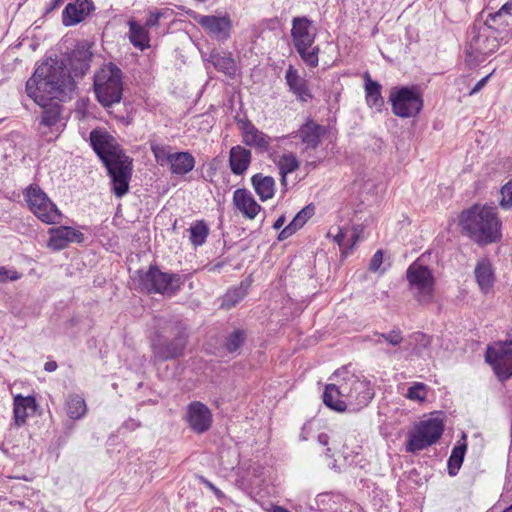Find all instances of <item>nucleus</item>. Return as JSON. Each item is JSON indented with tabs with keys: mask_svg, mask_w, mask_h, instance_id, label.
Instances as JSON below:
<instances>
[{
	"mask_svg": "<svg viewBox=\"0 0 512 512\" xmlns=\"http://www.w3.org/2000/svg\"><path fill=\"white\" fill-rule=\"evenodd\" d=\"M291 38L293 46L300 58L309 67L318 66V45H315L316 29L307 17H294L292 19Z\"/></svg>",
	"mask_w": 512,
	"mask_h": 512,
	"instance_id": "obj_5",
	"label": "nucleus"
},
{
	"mask_svg": "<svg viewBox=\"0 0 512 512\" xmlns=\"http://www.w3.org/2000/svg\"><path fill=\"white\" fill-rule=\"evenodd\" d=\"M36 408L37 404L33 396L16 395L13 402L14 425L16 427L23 426L27 417L35 413Z\"/></svg>",
	"mask_w": 512,
	"mask_h": 512,
	"instance_id": "obj_22",
	"label": "nucleus"
},
{
	"mask_svg": "<svg viewBox=\"0 0 512 512\" xmlns=\"http://www.w3.org/2000/svg\"><path fill=\"white\" fill-rule=\"evenodd\" d=\"M170 171L175 175H185L195 167V158L189 152H176L170 156Z\"/></svg>",
	"mask_w": 512,
	"mask_h": 512,
	"instance_id": "obj_30",
	"label": "nucleus"
},
{
	"mask_svg": "<svg viewBox=\"0 0 512 512\" xmlns=\"http://www.w3.org/2000/svg\"><path fill=\"white\" fill-rule=\"evenodd\" d=\"M275 163L281 175V185L287 186V175L294 172L299 167V162L295 154L288 152L280 155Z\"/></svg>",
	"mask_w": 512,
	"mask_h": 512,
	"instance_id": "obj_33",
	"label": "nucleus"
},
{
	"mask_svg": "<svg viewBox=\"0 0 512 512\" xmlns=\"http://www.w3.org/2000/svg\"><path fill=\"white\" fill-rule=\"evenodd\" d=\"M190 241L194 247L202 246L208 237L209 228L204 221H197L191 225L190 229Z\"/></svg>",
	"mask_w": 512,
	"mask_h": 512,
	"instance_id": "obj_37",
	"label": "nucleus"
},
{
	"mask_svg": "<svg viewBox=\"0 0 512 512\" xmlns=\"http://www.w3.org/2000/svg\"><path fill=\"white\" fill-rule=\"evenodd\" d=\"M285 80L289 90L302 102H307L312 98L307 81L302 78L293 65H289L285 73Z\"/></svg>",
	"mask_w": 512,
	"mask_h": 512,
	"instance_id": "obj_23",
	"label": "nucleus"
},
{
	"mask_svg": "<svg viewBox=\"0 0 512 512\" xmlns=\"http://www.w3.org/2000/svg\"><path fill=\"white\" fill-rule=\"evenodd\" d=\"M360 232L361 229L359 226H355L351 233H348V230L345 228H337V233L333 240L339 245L342 256L347 257L351 253L353 247L359 240Z\"/></svg>",
	"mask_w": 512,
	"mask_h": 512,
	"instance_id": "obj_27",
	"label": "nucleus"
},
{
	"mask_svg": "<svg viewBox=\"0 0 512 512\" xmlns=\"http://www.w3.org/2000/svg\"><path fill=\"white\" fill-rule=\"evenodd\" d=\"M20 278L16 270L0 267V282L15 281Z\"/></svg>",
	"mask_w": 512,
	"mask_h": 512,
	"instance_id": "obj_45",
	"label": "nucleus"
},
{
	"mask_svg": "<svg viewBox=\"0 0 512 512\" xmlns=\"http://www.w3.org/2000/svg\"><path fill=\"white\" fill-rule=\"evenodd\" d=\"M165 332L173 334V338L168 339L162 333H157L151 341L153 357L161 361L181 357L187 345L185 329L179 323L169 322Z\"/></svg>",
	"mask_w": 512,
	"mask_h": 512,
	"instance_id": "obj_7",
	"label": "nucleus"
},
{
	"mask_svg": "<svg viewBox=\"0 0 512 512\" xmlns=\"http://www.w3.org/2000/svg\"><path fill=\"white\" fill-rule=\"evenodd\" d=\"M252 160L251 151L237 145L230 149L229 166L233 174L243 175L249 168Z\"/></svg>",
	"mask_w": 512,
	"mask_h": 512,
	"instance_id": "obj_26",
	"label": "nucleus"
},
{
	"mask_svg": "<svg viewBox=\"0 0 512 512\" xmlns=\"http://www.w3.org/2000/svg\"><path fill=\"white\" fill-rule=\"evenodd\" d=\"M412 339L415 341L418 350L425 349L430 344V337L423 333H415Z\"/></svg>",
	"mask_w": 512,
	"mask_h": 512,
	"instance_id": "obj_47",
	"label": "nucleus"
},
{
	"mask_svg": "<svg viewBox=\"0 0 512 512\" xmlns=\"http://www.w3.org/2000/svg\"><path fill=\"white\" fill-rule=\"evenodd\" d=\"M233 206L247 219H254L261 210L251 192L245 188L236 189L232 197Z\"/></svg>",
	"mask_w": 512,
	"mask_h": 512,
	"instance_id": "obj_20",
	"label": "nucleus"
},
{
	"mask_svg": "<svg viewBox=\"0 0 512 512\" xmlns=\"http://www.w3.org/2000/svg\"><path fill=\"white\" fill-rule=\"evenodd\" d=\"M326 133L324 126L317 124L312 120H308L297 131V136L301 139L306 148L315 149L321 142V138Z\"/></svg>",
	"mask_w": 512,
	"mask_h": 512,
	"instance_id": "obj_24",
	"label": "nucleus"
},
{
	"mask_svg": "<svg viewBox=\"0 0 512 512\" xmlns=\"http://www.w3.org/2000/svg\"><path fill=\"white\" fill-rule=\"evenodd\" d=\"M65 408L67 415L73 420L81 419L87 412V405L84 398L77 394L68 396Z\"/></svg>",
	"mask_w": 512,
	"mask_h": 512,
	"instance_id": "obj_34",
	"label": "nucleus"
},
{
	"mask_svg": "<svg viewBox=\"0 0 512 512\" xmlns=\"http://www.w3.org/2000/svg\"><path fill=\"white\" fill-rule=\"evenodd\" d=\"M310 215L311 214H310L308 207L303 208L301 211H299L295 215V217L292 219V221L280 232L278 239L285 240L288 237H290L298 229L303 227V225L307 222Z\"/></svg>",
	"mask_w": 512,
	"mask_h": 512,
	"instance_id": "obj_35",
	"label": "nucleus"
},
{
	"mask_svg": "<svg viewBox=\"0 0 512 512\" xmlns=\"http://www.w3.org/2000/svg\"><path fill=\"white\" fill-rule=\"evenodd\" d=\"M210 512H226V510L223 508H220V507H215V508L211 509Z\"/></svg>",
	"mask_w": 512,
	"mask_h": 512,
	"instance_id": "obj_57",
	"label": "nucleus"
},
{
	"mask_svg": "<svg viewBox=\"0 0 512 512\" xmlns=\"http://www.w3.org/2000/svg\"><path fill=\"white\" fill-rule=\"evenodd\" d=\"M162 15L161 12L150 13L144 26H146L147 29L158 26Z\"/></svg>",
	"mask_w": 512,
	"mask_h": 512,
	"instance_id": "obj_49",
	"label": "nucleus"
},
{
	"mask_svg": "<svg viewBox=\"0 0 512 512\" xmlns=\"http://www.w3.org/2000/svg\"><path fill=\"white\" fill-rule=\"evenodd\" d=\"M251 184L261 201L271 199L275 194V180L271 176L257 173L251 177Z\"/></svg>",
	"mask_w": 512,
	"mask_h": 512,
	"instance_id": "obj_29",
	"label": "nucleus"
},
{
	"mask_svg": "<svg viewBox=\"0 0 512 512\" xmlns=\"http://www.w3.org/2000/svg\"><path fill=\"white\" fill-rule=\"evenodd\" d=\"M186 421L192 431L202 434L211 427L212 413L205 404L192 402L187 407Z\"/></svg>",
	"mask_w": 512,
	"mask_h": 512,
	"instance_id": "obj_18",
	"label": "nucleus"
},
{
	"mask_svg": "<svg viewBox=\"0 0 512 512\" xmlns=\"http://www.w3.org/2000/svg\"><path fill=\"white\" fill-rule=\"evenodd\" d=\"M443 431L444 423L438 416L421 420L408 434L406 451L414 453L435 444Z\"/></svg>",
	"mask_w": 512,
	"mask_h": 512,
	"instance_id": "obj_8",
	"label": "nucleus"
},
{
	"mask_svg": "<svg viewBox=\"0 0 512 512\" xmlns=\"http://www.w3.org/2000/svg\"><path fill=\"white\" fill-rule=\"evenodd\" d=\"M497 38V35L484 23L480 25L475 23L468 31L466 50L468 56L475 61H482L485 56L497 51L503 43Z\"/></svg>",
	"mask_w": 512,
	"mask_h": 512,
	"instance_id": "obj_9",
	"label": "nucleus"
},
{
	"mask_svg": "<svg viewBox=\"0 0 512 512\" xmlns=\"http://www.w3.org/2000/svg\"><path fill=\"white\" fill-rule=\"evenodd\" d=\"M484 24L497 35V39L507 43L512 35V0L495 13H489Z\"/></svg>",
	"mask_w": 512,
	"mask_h": 512,
	"instance_id": "obj_15",
	"label": "nucleus"
},
{
	"mask_svg": "<svg viewBox=\"0 0 512 512\" xmlns=\"http://www.w3.org/2000/svg\"><path fill=\"white\" fill-rule=\"evenodd\" d=\"M491 74L483 77L481 80H479L475 86L471 89L469 95H474L478 93L488 82V79L490 78Z\"/></svg>",
	"mask_w": 512,
	"mask_h": 512,
	"instance_id": "obj_50",
	"label": "nucleus"
},
{
	"mask_svg": "<svg viewBox=\"0 0 512 512\" xmlns=\"http://www.w3.org/2000/svg\"><path fill=\"white\" fill-rule=\"evenodd\" d=\"M427 396L426 385L423 383L416 382L409 387L406 397L410 400L423 401Z\"/></svg>",
	"mask_w": 512,
	"mask_h": 512,
	"instance_id": "obj_41",
	"label": "nucleus"
},
{
	"mask_svg": "<svg viewBox=\"0 0 512 512\" xmlns=\"http://www.w3.org/2000/svg\"><path fill=\"white\" fill-rule=\"evenodd\" d=\"M58 365L55 361H48L45 363L44 365V369L47 371V372H53L57 369Z\"/></svg>",
	"mask_w": 512,
	"mask_h": 512,
	"instance_id": "obj_51",
	"label": "nucleus"
},
{
	"mask_svg": "<svg viewBox=\"0 0 512 512\" xmlns=\"http://www.w3.org/2000/svg\"><path fill=\"white\" fill-rule=\"evenodd\" d=\"M63 0H52L49 10H54L62 4Z\"/></svg>",
	"mask_w": 512,
	"mask_h": 512,
	"instance_id": "obj_55",
	"label": "nucleus"
},
{
	"mask_svg": "<svg viewBox=\"0 0 512 512\" xmlns=\"http://www.w3.org/2000/svg\"><path fill=\"white\" fill-rule=\"evenodd\" d=\"M459 225L473 241L480 245L496 242L501 236V223L494 206L473 205L462 211Z\"/></svg>",
	"mask_w": 512,
	"mask_h": 512,
	"instance_id": "obj_4",
	"label": "nucleus"
},
{
	"mask_svg": "<svg viewBox=\"0 0 512 512\" xmlns=\"http://www.w3.org/2000/svg\"><path fill=\"white\" fill-rule=\"evenodd\" d=\"M209 62L216 70L227 76L233 77L236 74V62L229 52L212 51L209 55Z\"/></svg>",
	"mask_w": 512,
	"mask_h": 512,
	"instance_id": "obj_28",
	"label": "nucleus"
},
{
	"mask_svg": "<svg viewBox=\"0 0 512 512\" xmlns=\"http://www.w3.org/2000/svg\"><path fill=\"white\" fill-rule=\"evenodd\" d=\"M389 100L392 112L401 118L414 117L423 107V100L413 87L393 88Z\"/></svg>",
	"mask_w": 512,
	"mask_h": 512,
	"instance_id": "obj_12",
	"label": "nucleus"
},
{
	"mask_svg": "<svg viewBox=\"0 0 512 512\" xmlns=\"http://www.w3.org/2000/svg\"><path fill=\"white\" fill-rule=\"evenodd\" d=\"M331 380L333 382L326 385L323 393V402L334 411H359L366 407L374 396L370 381L353 373L349 366H343L335 371Z\"/></svg>",
	"mask_w": 512,
	"mask_h": 512,
	"instance_id": "obj_1",
	"label": "nucleus"
},
{
	"mask_svg": "<svg viewBox=\"0 0 512 512\" xmlns=\"http://www.w3.org/2000/svg\"><path fill=\"white\" fill-rule=\"evenodd\" d=\"M501 199L500 206L503 209H511L512 208V179L509 180L502 188H501Z\"/></svg>",
	"mask_w": 512,
	"mask_h": 512,
	"instance_id": "obj_43",
	"label": "nucleus"
},
{
	"mask_svg": "<svg viewBox=\"0 0 512 512\" xmlns=\"http://www.w3.org/2000/svg\"><path fill=\"white\" fill-rule=\"evenodd\" d=\"M271 512H290L287 509L280 506H272Z\"/></svg>",
	"mask_w": 512,
	"mask_h": 512,
	"instance_id": "obj_56",
	"label": "nucleus"
},
{
	"mask_svg": "<svg viewBox=\"0 0 512 512\" xmlns=\"http://www.w3.org/2000/svg\"><path fill=\"white\" fill-rule=\"evenodd\" d=\"M151 151L156 159V162L160 165L170 163V156H172L173 153L169 152L167 146L153 144L151 145Z\"/></svg>",
	"mask_w": 512,
	"mask_h": 512,
	"instance_id": "obj_40",
	"label": "nucleus"
},
{
	"mask_svg": "<svg viewBox=\"0 0 512 512\" xmlns=\"http://www.w3.org/2000/svg\"><path fill=\"white\" fill-rule=\"evenodd\" d=\"M93 150L103 161L112 180V191L117 197L124 196L129 189L132 160L120 150L115 140L106 131L94 129L90 132Z\"/></svg>",
	"mask_w": 512,
	"mask_h": 512,
	"instance_id": "obj_3",
	"label": "nucleus"
},
{
	"mask_svg": "<svg viewBox=\"0 0 512 512\" xmlns=\"http://www.w3.org/2000/svg\"><path fill=\"white\" fill-rule=\"evenodd\" d=\"M94 92L104 107L119 103L122 99V71L113 63L103 65L94 75Z\"/></svg>",
	"mask_w": 512,
	"mask_h": 512,
	"instance_id": "obj_6",
	"label": "nucleus"
},
{
	"mask_svg": "<svg viewBox=\"0 0 512 512\" xmlns=\"http://www.w3.org/2000/svg\"><path fill=\"white\" fill-rule=\"evenodd\" d=\"M129 40L132 45L139 50L143 51L150 47L149 32L146 26L137 23L136 21H129Z\"/></svg>",
	"mask_w": 512,
	"mask_h": 512,
	"instance_id": "obj_32",
	"label": "nucleus"
},
{
	"mask_svg": "<svg viewBox=\"0 0 512 512\" xmlns=\"http://www.w3.org/2000/svg\"><path fill=\"white\" fill-rule=\"evenodd\" d=\"M246 339V333L243 330L236 329L230 333L225 342V349L229 353L236 352Z\"/></svg>",
	"mask_w": 512,
	"mask_h": 512,
	"instance_id": "obj_38",
	"label": "nucleus"
},
{
	"mask_svg": "<svg viewBox=\"0 0 512 512\" xmlns=\"http://www.w3.org/2000/svg\"><path fill=\"white\" fill-rule=\"evenodd\" d=\"M364 81L367 105L380 112L384 105V99L381 95V85L377 81L372 80L368 73H365Z\"/></svg>",
	"mask_w": 512,
	"mask_h": 512,
	"instance_id": "obj_31",
	"label": "nucleus"
},
{
	"mask_svg": "<svg viewBox=\"0 0 512 512\" xmlns=\"http://www.w3.org/2000/svg\"><path fill=\"white\" fill-rule=\"evenodd\" d=\"M75 83L63 61L47 59L26 82L27 95L41 107L52 99L62 98L72 92Z\"/></svg>",
	"mask_w": 512,
	"mask_h": 512,
	"instance_id": "obj_2",
	"label": "nucleus"
},
{
	"mask_svg": "<svg viewBox=\"0 0 512 512\" xmlns=\"http://www.w3.org/2000/svg\"><path fill=\"white\" fill-rule=\"evenodd\" d=\"M48 247L54 251H60L71 243L81 244L85 237L82 232L70 226H59L48 230Z\"/></svg>",
	"mask_w": 512,
	"mask_h": 512,
	"instance_id": "obj_17",
	"label": "nucleus"
},
{
	"mask_svg": "<svg viewBox=\"0 0 512 512\" xmlns=\"http://www.w3.org/2000/svg\"><path fill=\"white\" fill-rule=\"evenodd\" d=\"M24 198L32 213L43 223H59L62 217L57 206L37 184H31L24 190Z\"/></svg>",
	"mask_w": 512,
	"mask_h": 512,
	"instance_id": "obj_11",
	"label": "nucleus"
},
{
	"mask_svg": "<svg viewBox=\"0 0 512 512\" xmlns=\"http://www.w3.org/2000/svg\"><path fill=\"white\" fill-rule=\"evenodd\" d=\"M59 117H60V111H59L58 107H56V106L50 107V108L44 110L42 119H41V124L45 125L47 127H52L59 121Z\"/></svg>",
	"mask_w": 512,
	"mask_h": 512,
	"instance_id": "obj_42",
	"label": "nucleus"
},
{
	"mask_svg": "<svg viewBox=\"0 0 512 512\" xmlns=\"http://www.w3.org/2000/svg\"><path fill=\"white\" fill-rule=\"evenodd\" d=\"M247 293V285L243 283L234 289L229 290L224 298L223 305L227 308L235 306L239 301H241Z\"/></svg>",
	"mask_w": 512,
	"mask_h": 512,
	"instance_id": "obj_39",
	"label": "nucleus"
},
{
	"mask_svg": "<svg viewBox=\"0 0 512 512\" xmlns=\"http://www.w3.org/2000/svg\"><path fill=\"white\" fill-rule=\"evenodd\" d=\"M241 130L243 142L246 145L254 147L260 151H266L269 148L271 138L262 131L258 130L250 122L244 123Z\"/></svg>",
	"mask_w": 512,
	"mask_h": 512,
	"instance_id": "obj_25",
	"label": "nucleus"
},
{
	"mask_svg": "<svg viewBox=\"0 0 512 512\" xmlns=\"http://www.w3.org/2000/svg\"><path fill=\"white\" fill-rule=\"evenodd\" d=\"M193 19L218 41L224 42L230 37L232 22L228 15H195Z\"/></svg>",
	"mask_w": 512,
	"mask_h": 512,
	"instance_id": "obj_16",
	"label": "nucleus"
},
{
	"mask_svg": "<svg viewBox=\"0 0 512 512\" xmlns=\"http://www.w3.org/2000/svg\"><path fill=\"white\" fill-rule=\"evenodd\" d=\"M382 263H383V252L381 250H378L375 252L373 257L371 258V261L369 264V270L372 272H378L381 268Z\"/></svg>",
	"mask_w": 512,
	"mask_h": 512,
	"instance_id": "obj_46",
	"label": "nucleus"
},
{
	"mask_svg": "<svg viewBox=\"0 0 512 512\" xmlns=\"http://www.w3.org/2000/svg\"><path fill=\"white\" fill-rule=\"evenodd\" d=\"M198 479L200 480L201 483H203L208 489H210L214 494L215 496H217L218 498H222L224 497V494L223 492L218 489L212 482H210L208 479H206L205 477L203 476H199Z\"/></svg>",
	"mask_w": 512,
	"mask_h": 512,
	"instance_id": "obj_48",
	"label": "nucleus"
},
{
	"mask_svg": "<svg viewBox=\"0 0 512 512\" xmlns=\"http://www.w3.org/2000/svg\"><path fill=\"white\" fill-rule=\"evenodd\" d=\"M378 339L375 340L376 344L381 343V339H384L386 342H388L392 346H398L401 344L403 338L401 336L400 330H392L388 333L378 334Z\"/></svg>",
	"mask_w": 512,
	"mask_h": 512,
	"instance_id": "obj_44",
	"label": "nucleus"
},
{
	"mask_svg": "<svg viewBox=\"0 0 512 512\" xmlns=\"http://www.w3.org/2000/svg\"><path fill=\"white\" fill-rule=\"evenodd\" d=\"M317 440L321 445L326 446L329 442V436L325 433H321L318 435Z\"/></svg>",
	"mask_w": 512,
	"mask_h": 512,
	"instance_id": "obj_52",
	"label": "nucleus"
},
{
	"mask_svg": "<svg viewBox=\"0 0 512 512\" xmlns=\"http://www.w3.org/2000/svg\"><path fill=\"white\" fill-rule=\"evenodd\" d=\"M124 425L126 428L133 430L139 426V423H137L133 419H130V420L126 421Z\"/></svg>",
	"mask_w": 512,
	"mask_h": 512,
	"instance_id": "obj_54",
	"label": "nucleus"
},
{
	"mask_svg": "<svg viewBox=\"0 0 512 512\" xmlns=\"http://www.w3.org/2000/svg\"><path fill=\"white\" fill-rule=\"evenodd\" d=\"M407 279L418 302L428 304L434 296V277L429 268L413 263L407 270Z\"/></svg>",
	"mask_w": 512,
	"mask_h": 512,
	"instance_id": "obj_13",
	"label": "nucleus"
},
{
	"mask_svg": "<svg viewBox=\"0 0 512 512\" xmlns=\"http://www.w3.org/2000/svg\"><path fill=\"white\" fill-rule=\"evenodd\" d=\"M486 361L493 366L501 382L512 377V340L497 342L486 351Z\"/></svg>",
	"mask_w": 512,
	"mask_h": 512,
	"instance_id": "obj_14",
	"label": "nucleus"
},
{
	"mask_svg": "<svg viewBox=\"0 0 512 512\" xmlns=\"http://www.w3.org/2000/svg\"><path fill=\"white\" fill-rule=\"evenodd\" d=\"M503 512H512V504L507 507Z\"/></svg>",
	"mask_w": 512,
	"mask_h": 512,
	"instance_id": "obj_58",
	"label": "nucleus"
},
{
	"mask_svg": "<svg viewBox=\"0 0 512 512\" xmlns=\"http://www.w3.org/2000/svg\"><path fill=\"white\" fill-rule=\"evenodd\" d=\"M474 275L479 290L483 294L487 295L493 291L496 281L495 269L488 258L478 260L474 269Z\"/></svg>",
	"mask_w": 512,
	"mask_h": 512,
	"instance_id": "obj_19",
	"label": "nucleus"
},
{
	"mask_svg": "<svg viewBox=\"0 0 512 512\" xmlns=\"http://www.w3.org/2000/svg\"><path fill=\"white\" fill-rule=\"evenodd\" d=\"M93 8V3L88 0H76L67 4L62 12L63 25L68 27L82 22Z\"/></svg>",
	"mask_w": 512,
	"mask_h": 512,
	"instance_id": "obj_21",
	"label": "nucleus"
},
{
	"mask_svg": "<svg viewBox=\"0 0 512 512\" xmlns=\"http://www.w3.org/2000/svg\"><path fill=\"white\" fill-rule=\"evenodd\" d=\"M466 449V443L458 444L453 448L448 460V473L450 476H455L458 473L463 463Z\"/></svg>",
	"mask_w": 512,
	"mask_h": 512,
	"instance_id": "obj_36",
	"label": "nucleus"
},
{
	"mask_svg": "<svg viewBox=\"0 0 512 512\" xmlns=\"http://www.w3.org/2000/svg\"><path fill=\"white\" fill-rule=\"evenodd\" d=\"M139 284L148 293L170 296L180 289L183 281L179 274L163 272L158 266L151 265L146 272L140 274Z\"/></svg>",
	"mask_w": 512,
	"mask_h": 512,
	"instance_id": "obj_10",
	"label": "nucleus"
},
{
	"mask_svg": "<svg viewBox=\"0 0 512 512\" xmlns=\"http://www.w3.org/2000/svg\"><path fill=\"white\" fill-rule=\"evenodd\" d=\"M286 219L284 215H281L274 223L273 228L279 230L285 223Z\"/></svg>",
	"mask_w": 512,
	"mask_h": 512,
	"instance_id": "obj_53",
	"label": "nucleus"
}]
</instances>
